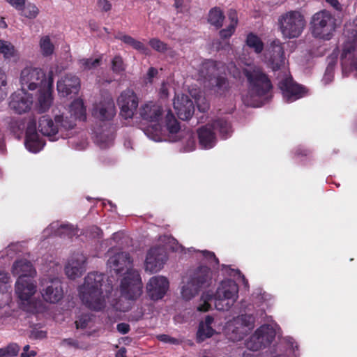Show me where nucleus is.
<instances>
[{"label": "nucleus", "mask_w": 357, "mask_h": 357, "mask_svg": "<svg viewBox=\"0 0 357 357\" xmlns=\"http://www.w3.org/2000/svg\"><path fill=\"white\" fill-rule=\"evenodd\" d=\"M248 83V91L243 97L245 105L259 107L272 98L273 86L268 75L261 68L249 65L243 69Z\"/></svg>", "instance_id": "obj_1"}, {"label": "nucleus", "mask_w": 357, "mask_h": 357, "mask_svg": "<svg viewBox=\"0 0 357 357\" xmlns=\"http://www.w3.org/2000/svg\"><path fill=\"white\" fill-rule=\"evenodd\" d=\"M112 290V281L94 271L88 273L79 291L82 303L89 308L98 311L104 307L105 298L108 297Z\"/></svg>", "instance_id": "obj_2"}, {"label": "nucleus", "mask_w": 357, "mask_h": 357, "mask_svg": "<svg viewBox=\"0 0 357 357\" xmlns=\"http://www.w3.org/2000/svg\"><path fill=\"white\" fill-rule=\"evenodd\" d=\"M238 287L232 280H223L215 294L206 292L202 296L204 303L197 307L199 312H207L211 306L209 301H214L215 308L220 311H227L238 298Z\"/></svg>", "instance_id": "obj_3"}, {"label": "nucleus", "mask_w": 357, "mask_h": 357, "mask_svg": "<svg viewBox=\"0 0 357 357\" xmlns=\"http://www.w3.org/2000/svg\"><path fill=\"white\" fill-rule=\"evenodd\" d=\"M75 126L74 121L63 114L55 115L54 121L47 116H41L38 121V130L51 141L70 137L69 132Z\"/></svg>", "instance_id": "obj_4"}, {"label": "nucleus", "mask_w": 357, "mask_h": 357, "mask_svg": "<svg viewBox=\"0 0 357 357\" xmlns=\"http://www.w3.org/2000/svg\"><path fill=\"white\" fill-rule=\"evenodd\" d=\"M278 26L283 38H297L305 27V20L300 11L289 10L278 17Z\"/></svg>", "instance_id": "obj_5"}, {"label": "nucleus", "mask_w": 357, "mask_h": 357, "mask_svg": "<svg viewBox=\"0 0 357 357\" xmlns=\"http://www.w3.org/2000/svg\"><path fill=\"white\" fill-rule=\"evenodd\" d=\"M218 130L222 138L231 136L232 129L231 124L225 119H218L211 123L202 126L197 130L199 145L205 149L213 148L216 143L214 130Z\"/></svg>", "instance_id": "obj_6"}, {"label": "nucleus", "mask_w": 357, "mask_h": 357, "mask_svg": "<svg viewBox=\"0 0 357 357\" xmlns=\"http://www.w3.org/2000/svg\"><path fill=\"white\" fill-rule=\"evenodd\" d=\"M310 24L314 37L330 40L335 29V19L329 11L323 10L313 15Z\"/></svg>", "instance_id": "obj_7"}, {"label": "nucleus", "mask_w": 357, "mask_h": 357, "mask_svg": "<svg viewBox=\"0 0 357 357\" xmlns=\"http://www.w3.org/2000/svg\"><path fill=\"white\" fill-rule=\"evenodd\" d=\"M143 284L137 269H127L120 284L121 296L126 300L135 301L142 294Z\"/></svg>", "instance_id": "obj_8"}, {"label": "nucleus", "mask_w": 357, "mask_h": 357, "mask_svg": "<svg viewBox=\"0 0 357 357\" xmlns=\"http://www.w3.org/2000/svg\"><path fill=\"white\" fill-rule=\"evenodd\" d=\"M165 125L167 130L172 135V141L176 142L183 139L184 141L183 150L189 152L195 150L196 147L195 136L190 130L181 131L180 125L174 114L171 112H168L165 116Z\"/></svg>", "instance_id": "obj_9"}, {"label": "nucleus", "mask_w": 357, "mask_h": 357, "mask_svg": "<svg viewBox=\"0 0 357 357\" xmlns=\"http://www.w3.org/2000/svg\"><path fill=\"white\" fill-rule=\"evenodd\" d=\"M210 269H196L190 281L183 286L181 295L185 300L195 297L203 287H208L211 283Z\"/></svg>", "instance_id": "obj_10"}, {"label": "nucleus", "mask_w": 357, "mask_h": 357, "mask_svg": "<svg viewBox=\"0 0 357 357\" xmlns=\"http://www.w3.org/2000/svg\"><path fill=\"white\" fill-rule=\"evenodd\" d=\"M20 84L22 90H36L38 86H46L45 74L41 68L26 67L20 74Z\"/></svg>", "instance_id": "obj_11"}, {"label": "nucleus", "mask_w": 357, "mask_h": 357, "mask_svg": "<svg viewBox=\"0 0 357 357\" xmlns=\"http://www.w3.org/2000/svg\"><path fill=\"white\" fill-rule=\"evenodd\" d=\"M342 73H353L357 77V42L348 41L344 43L340 56Z\"/></svg>", "instance_id": "obj_12"}, {"label": "nucleus", "mask_w": 357, "mask_h": 357, "mask_svg": "<svg viewBox=\"0 0 357 357\" xmlns=\"http://www.w3.org/2000/svg\"><path fill=\"white\" fill-rule=\"evenodd\" d=\"M117 104L121 116L125 119H132L138 107L139 99L132 90L128 89L121 93Z\"/></svg>", "instance_id": "obj_13"}, {"label": "nucleus", "mask_w": 357, "mask_h": 357, "mask_svg": "<svg viewBox=\"0 0 357 357\" xmlns=\"http://www.w3.org/2000/svg\"><path fill=\"white\" fill-rule=\"evenodd\" d=\"M30 275L22 274L15 283V292L22 301H29L36 291L33 277L36 275V269H29Z\"/></svg>", "instance_id": "obj_14"}, {"label": "nucleus", "mask_w": 357, "mask_h": 357, "mask_svg": "<svg viewBox=\"0 0 357 357\" xmlns=\"http://www.w3.org/2000/svg\"><path fill=\"white\" fill-rule=\"evenodd\" d=\"M284 98L287 102H294L305 96V89L295 83L291 76L285 75L278 83Z\"/></svg>", "instance_id": "obj_15"}, {"label": "nucleus", "mask_w": 357, "mask_h": 357, "mask_svg": "<svg viewBox=\"0 0 357 357\" xmlns=\"http://www.w3.org/2000/svg\"><path fill=\"white\" fill-rule=\"evenodd\" d=\"M275 337L274 332L267 325L260 326L246 342L248 349L258 351L271 344Z\"/></svg>", "instance_id": "obj_16"}, {"label": "nucleus", "mask_w": 357, "mask_h": 357, "mask_svg": "<svg viewBox=\"0 0 357 357\" xmlns=\"http://www.w3.org/2000/svg\"><path fill=\"white\" fill-rule=\"evenodd\" d=\"M169 287V281L165 277H152L146 284L147 294L152 301L160 300L167 292Z\"/></svg>", "instance_id": "obj_17"}, {"label": "nucleus", "mask_w": 357, "mask_h": 357, "mask_svg": "<svg viewBox=\"0 0 357 357\" xmlns=\"http://www.w3.org/2000/svg\"><path fill=\"white\" fill-rule=\"evenodd\" d=\"M32 103V96L26 91L21 89L10 96L9 107L15 112L22 114L30 110Z\"/></svg>", "instance_id": "obj_18"}, {"label": "nucleus", "mask_w": 357, "mask_h": 357, "mask_svg": "<svg viewBox=\"0 0 357 357\" xmlns=\"http://www.w3.org/2000/svg\"><path fill=\"white\" fill-rule=\"evenodd\" d=\"M265 58L268 60L273 70H278L284 65V48L280 40L276 39L271 42L266 51Z\"/></svg>", "instance_id": "obj_19"}, {"label": "nucleus", "mask_w": 357, "mask_h": 357, "mask_svg": "<svg viewBox=\"0 0 357 357\" xmlns=\"http://www.w3.org/2000/svg\"><path fill=\"white\" fill-rule=\"evenodd\" d=\"M93 116L100 121H110L116 114V107L113 99L107 96L93 106Z\"/></svg>", "instance_id": "obj_20"}, {"label": "nucleus", "mask_w": 357, "mask_h": 357, "mask_svg": "<svg viewBox=\"0 0 357 357\" xmlns=\"http://www.w3.org/2000/svg\"><path fill=\"white\" fill-rule=\"evenodd\" d=\"M24 145L29 151L34 153L41 151L45 145L36 131V121L34 119L30 120L27 124Z\"/></svg>", "instance_id": "obj_21"}, {"label": "nucleus", "mask_w": 357, "mask_h": 357, "mask_svg": "<svg viewBox=\"0 0 357 357\" xmlns=\"http://www.w3.org/2000/svg\"><path fill=\"white\" fill-rule=\"evenodd\" d=\"M173 104L174 108L180 119L188 120L192 116L195 107L192 100L188 96L184 94L178 95L175 97Z\"/></svg>", "instance_id": "obj_22"}, {"label": "nucleus", "mask_w": 357, "mask_h": 357, "mask_svg": "<svg viewBox=\"0 0 357 357\" xmlns=\"http://www.w3.org/2000/svg\"><path fill=\"white\" fill-rule=\"evenodd\" d=\"M80 88V80L76 75L67 74L57 82V91L63 96L77 93Z\"/></svg>", "instance_id": "obj_23"}, {"label": "nucleus", "mask_w": 357, "mask_h": 357, "mask_svg": "<svg viewBox=\"0 0 357 357\" xmlns=\"http://www.w3.org/2000/svg\"><path fill=\"white\" fill-rule=\"evenodd\" d=\"M139 113L142 119L158 123L163 115V109L160 105L151 101L142 105Z\"/></svg>", "instance_id": "obj_24"}, {"label": "nucleus", "mask_w": 357, "mask_h": 357, "mask_svg": "<svg viewBox=\"0 0 357 357\" xmlns=\"http://www.w3.org/2000/svg\"><path fill=\"white\" fill-rule=\"evenodd\" d=\"M167 260V252L163 247L151 248L146 257V268H162Z\"/></svg>", "instance_id": "obj_25"}, {"label": "nucleus", "mask_w": 357, "mask_h": 357, "mask_svg": "<svg viewBox=\"0 0 357 357\" xmlns=\"http://www.w3.org/2000/svg\"><path fill=\"white\" fill-rule=\"evenodd\" d=\"M236 326L233 332H236L235 340H241L254 327L255 317L252 314H241L234 319Z\"/></svg>", "instance_id": "obj_26"}, {"label": "nucleus", "mask_w": 357, "mask_h": 357, "mask_svg": "<svg viewBox=\"0 0 357 357\" xmlns=\"http://www.w3.org/2000/svg\"><path fill=\"white\" fill-rule=\"evenodd\" d=\"M213 323L214 318L211 315H207L204 321L199 322L196 334V342L197 343L203 342L215 333Z\"/></svg>", "instance_id": "obj_27"}, {"label": "nucleus", "mask_w": 357, "mask_h": 357, "mask_svg": "<svg viewBox=\"0 0 357 357\" xmlns=\"http://www.w3.org/2000/svg\"><path fill=\"white\" fill-rule=\"evenodd\" d=\"M41 294L46 302L56 303L62 299L63 290L59 281H52L51 284L43 289Z\"/></svg>", "instance_id": "obj_28"}, {"label": "nucleus", "mask_w": 357, "mask_h": 357, "mask_svg": "<svg viewBox=\"0 0 357 357\" xmlns=\"http://www.w3.org/2000/svg\"><path fill=\"white\" fill-rule=\"evenodd\" d=\"M44 233L48 234H51L59 236H68L71 237L75 235V229L73 225L68 224H59V222H54L44 230Z\"/></svg>", "instance_id": "obj_29"}, {"label": "nucleus", "mask_w": 357, "mask_h": 357, "mask_svg": "<svg viewBox=\"0 0 357 357\" xmlns=\"http://www.w3.org/2000/svg\"><path fill=\"white\" fill-rule=\"evenodd\" d=\"M53 84V78H52V73L51 72L49 75L48 82L47 86V90L45 92L40 93L38 97V105H39V111L40 112H46L50 107L52 98L50 93V89Z\"/></svg>", "instance_id": "obj_30"}, {"label": "nucleus", "mask_w": 357, "mask_h": 357, "mask_svg": "<svg viewBox=\"0 0 357 357\" xmlns=\"http://www.w3.org/2000/svg\"><path fill=\"white\" fill-rule=\"evenodd\" d=\"M132 259L130 254L126 252L117 253L110 257L107 260L108 268L119 266V268H130Z\"/></svg>", "instance_id": "obj_31"}, {"label": "nucleus", "mask_w": 357, "mask_h": 357, "mask_svg": "<svg viewBox=\"0 0 357 357\" xmlns=\"http://www.w3.org/2000/svg\"><path fill=\"white\" fill-rule=\"evenodd\" d=\"M69 112L70 117L68 119H72L74 122L75 119L85 121L86 119V108L82 99H76L70 104Z\"/></svg>", "instance_id": "obj_32"}, {"label": "nucleus", "mask_w": 357, "mask_h": 357, "mask_svg": "<svg viewBox=\"0 0 357 357\" xmlns=\"http://www.w3.org/2000/svg\"><path fill=\"white\" fill-rule=\"evenodd\" d=\"M0 54H2L5 60L13 59L17 61L19 59L18 52L14 45L6 40H0Z\"/></svg>", "instance_id": "obj_33"}, {"label": "nucleus", "mask_w": 357, "mask_h": 357, "mask_svg": "<svg viewBox=\"0 0 357 357\" xmlns=\"http://www.w3.org/2000/svg\"><path fill=\"white\" fill-rule=\"evenodd\" d=\"M225 20V15L220 8L214 7L211 8L208 15V22L215 26L217 29L222 27Z\"/></svg>", "instance_id": "obj_34"}, {"label": "nucleus", "mask_w": 357, "mask_h": 357, "mask_svg": "<svg viewBox=\"0 0 357 357\" xmlns=\"http://www.w3.org/2000/svg\"><path fill=\"white\" fill-rule=\"evenodd\" d=\"M39 47L41 54L45 57L50 56L54 54V45L49 36H44L40 38Z\"/></svg>", "instance_id": "obj_35"}, {"label": "nucleus", "mask_w": 357, "mask_h": 357, "mask_svg": "<svg viewBox=\"0 0 357 357\" xmlns=\"http://www.w3.org/2000/svg\"><path fill=\"white\" fill-rule=\"evenodd\" d=\"M245 43L256 54L261 53L264 50V43L259 36L253 33L247 35Z\"/></svg>", "instance_id": "obj_36"}, {"label": "nucleus", "mask_w": 357, "mask_h": 357, "mask_svg": "<svg viewBox=\"0 0 357 357\" xmlns=\"http://www.w3.org/2000/svg\"><path fill=\"white\" fill-rule=\"evenodd\" d=\"M17 10L20 12V14L22 16L29 19L36 18L39 13V9L33 3H28L26 5L24 3L20 8Z\"/></svg>", "instance_id": "obj_37"}, {"label": "nucleus", "mask_w": 357, "mask_h": 357, "mask_svg": "<svg viewBox=\"0 0 357 357\" xmlns=\"http://www.w3.org/2000/svg\"><path fill=\"white\" fill-rule=\"evenodd\" d=\"M33 261L31 255L26 253L15 260L12 268H33L35 266Z\"/></svg>", "instance_id": "obj_38"}, {"label": "nucleus", "mask_w": 357, "mask_h": 357, "mask_svg": "<svg viewBox=\"0 0 357 357\" xmlns=\"http://www.w3.org/2000/svg\"><path fill=\"white\" fill-rule=\"evenodd\" d=\"M86 262V257L80 252L73 254L65 268H82Z\"/></svg>", "instance_id": "obj_39"}, {"label": "nucleus", "mask_w": 357, "mask_h": 357, "mask_svg": "<svg viewBox=\"0 0 357 357\" xmlns=\"http://www.w3.org/2000/svg\"><path fill=\"white\" fill-rule=\"evenodd\" d=\"M212 85L214 86L216 93L220 95L224 94L229 87L228 80L222 76L215 77L212 82Z\"/></svg>", "instance_id": "obj_40"}, {"label": "nucleus", "mask_w": 357, "mask_h": 357, "mask_svg": "<svg viewBox=\"0 0 357 357\" xmlns=\"http://www.w3.org/2000/svg\"><path fill=\"white\" fill-rule=\"evenodd\" d=\"M101 61V57L96 59H82L79 60V63L83 70H92L98 68L100 65Z\"/></svg>", "instance_id": "obj_41"}, {"label": "nucleus", "mask_w": 357, "mask_h": 357, "mask_svg": "<svg viewBox=\"0 0 357 357\" xmlns=\"http://www.w3.org/2000/svg\"><path fill=\"white\" fill-rule=\"evenodd\" d=\"M8 75L5 70L0 67V101L7 96Z\"/></svg>", "instance_id": "obj_42"}, {"label": "nucleus", "mask_w": 357, "mask_h": 357, "mask_svg": "<svg viewBox=\"0 0 357 357\" xmlns=\"http://www.w3.org/2000/svg\"><path fill=\"white\" fill-rule=\"evenodd\" d=\"M112 70L114 73L120 74L125 71L126 65L122 56L116 55L112 60Z\"/></svg>", "instance_id": "obj_43"}, {"label": "nucleus", "mask_w": 357, "mask_h": 357, "mask_svg": "<svg viewBox=\"0 0 357 357\" xmlns=\"http://www.w3.org/2000/svg\"><path fill=\"white\" fill-rule=\"evenodd\" d=\"M114 139V135L111 132L107 135L100 133L97 135L96 140L100 148L106 149L112 144Z\"/></svg>", "instance_id": "obj_44"}, {"label": "nucleus", "mask_w": 357, "mask_h": 357, "mask_svg": "<svg viewBox=\"0 0 357 357\" xmlns=\"http://www.w3.org/2000/svg\"><path fill=\"white\" fill-rule=\"evenodd\" d=\"M22 248V245L20 243H10L6 248V250L3 252V253L0 252V259L3 257L4 255H7L10 258H12L18 252L21 251Z\"/></svg>", "instance_id": "obj_45"}, {"label": "nucleus", "mask_w": 357, "mask_h": 357, "mask_svg": "<svg viewBox=\"0 0 357 357\" xmlns=\"http://www.w3.org/2000/svg\"><path fill=\"white\" fill-rule=\"evenodd\" d=\"M24 126V122L21 120H11L9 123L10 131L18 138L22 134Z\"/></svg>", "instance_id": "obj_46"}, {"label": "nucleus", "mask_w": 357, "mask_h": 357, "mask_svg": "<svg viewBox=\"0 0 357 357\" xmlns=\"http://www.w3.org/2000/svg\"><path fill=\"white\" fill-rule=\"evenodd\" d=\"M338 53L337 51L334 50L333 53L327 57V67L325 71V73L327 75L332 74L334 75L335 66L337 63Z\"/></svg>", "instance_id": "obj_47"}, {"label": "nucleus", "mask_w": 357, "mask_h": 357, "mask_svg": "<svg viewBox=\"0 0 357 357\" xmlns=\"http://www.w3.org/2000/svg\"><path fill=\"white\" fill-rule=\"evenodd\" d=\"M338 53L337 51L334 50L333 53L327 57V67L325 71V73L327 75L332 74L334 75L335 66L337 63Z\"/></svg>", "instance_id": "obj_48"}, {"label": "nucleus", "mask_w": 357, "mask_h": 357, "mask_svg": "<svg viewBox=\"0 0 357 357\" xmlns=\"http://www.w3.org/2000/svg\"><path fill=\"white\" fill-rule=\"evenodd\" d=\"M149 43L154 50L160 53H165L169 50L167 45L157 38L150 39Z\"/></svg>", "instance_id": "obj_49"}, {"label": "nucleus", "mask_w": 357, "mask_h": 357, "mask_svg": "<svg viewBox=\"0 0 357 357\" xmlns=\"http://www.w3.org/2000/svg\"><path fill=\"white\" fill-rule=\"evenodd\" d=\"M91 321V315L89 314L84 313L80 314L75 324L77 329H84L87 327L88 324Z\"/></svg>", "instance_id": "obj_50"}, {"label": "nucleus", "mask_w": 357, "mask_h": 357, "mask_svg": "<svg viewBox=\"0 0 357 357\" xmlns=\"http://www.w3.org/2000/svg\"><path fill=\"white\" fill-rule=\"evenodd\" d=\"M201 252L207 265L212 267H215L219 265V260L214 252L208 250H203Z\"/></svg>", "instance_id": "obj_51"}, {"label": "nucleus", "mask_w": 357, "mask_h": 357, "mask_svg": "<svg viewBox=\"0 0 357 357\" xmlns=\"http://www.w3.org/2000/svg\"><path fill=\"white\" fill-rule=\"evenodd\" d=\"M215 69V63L213 61H204L202 65L201 73L204 78L209 77L210 73Z\"/></svg>", "instance_id": "obj_52"}, {"label": "nucleus", "mask_w": 357, "mask_h": 357, "mask_svg": "<svg viewBox=\"0 0 357 357\" xmlns=\"http://www.w3.org/2000/svg\"><path fill=\"white\" fill-rule=\"evenodd\" d=\"M130 47L144 54L149 55L150 54L149 49L144 43L135 38L132 43Z\"/></svg>", "instance_id": "obj_53"}, {"label": "nucleus", "mask_w": 357, "mask_h": 357, "mask_svg": "<svg viewBox=\"0 0 357 357\" xmlns=\"http://www.w3.org/2000/svg\"><path fill=\"white\" fill-rule=\"evenodd\" d=\"M5 349L8 357L17 356L20 350V346L16 343H10Z\"/></svg>", "instance_id": "obj_54"}, {"label": "nucleus", "mask_w": 357, "mask_h": 357, "mask_svg": "<svg viewBox=\"0 0 357 357\" xmlns=\"http://www.w3.org/2000/svg\"><path fill=\"white\" fill-rule=\"evenodd\" d=\"M114 38L116 39L121 40L125 44L130 46L132 43L134 41L135 38L132 36L125 34L122 32H118L116 34H115Z\"/></svg>", "instance_id": "obj_55"}, {"label": "nucleus", "mask_w": 357, "mask_h": 357, "mask_svg": "<svg viewBox=\"0 0 357 357\" xmlns=\"http://www.w3.org/2000/svg\"><path fill=\"white\" fill-rule=\"evenodd\" d=\"M84 269H65L66 275L70 280H75L83 274Z\"/></svg>", "instance_id": "obj_56"}, {"label": "nucleus", "mask_w": 357, "mask_h": 357, "mask_svg": "<svg viewBox=\"0 0 357 357\" xmlns=\"http://www.w3.org/2000/svg\"><path fill=\"white\" fill-rule=\"evenodd\" d=\"M236 28L229 25L227 28L222 29L219 32V35L222 39L230 38L235 31Z\"/></svg>", "instance_id": "obj_57"}, {"label": "nucleus", "mask_w": 357, "mask_h": 357, "mask_svg": "<svg viewBox=\"0 0 357 357\" xmlns=\"http://www.w3.org/2000/svg\"><path fill=\"white\" fill-rule=\"evenodd\" d=\"M228 18L230 20V24L229 25L233 26V27H236L238 24V16L237 13L235 10H229L228 12Z\"/></svg>", "instance_id": "obj_58"}, {"label": "nucleus", "mask_w": 357, "mask_h": 357, "mask_svg": "<svg viewBox=\"0 0 357 357\" xmlns=\"http://www.w3.org/2000/svg\"><path fill=\"white\" fill-rule=\"evenodd\" d=\"M98 6L101 10L105 12L109 11L112 8L110 2L107 0H98Z\"/></svg>", "instance_id": "obj_59"}, {"label": "nucleus", "mask_w": 357, "mask_h": 357, "mask_svg": "<svg viewBox=\"0 0 357 357\" xmlns=\"http://www.w3.org/2000/svg\"><path fill=\"white\" fill-rule=\"evenodd\" d=\"M158 339L160 341H162L165 343L176 344L178 342V340L176 338L172 337L169 336L168 335H165V334L159 335L158 336Z\"/></svg>", "instance_id": "obj_60"}, {"label": "nucleus", "mask_w": 357, "mask_h": 357, "mask_svg": "<svg viewBox=\"0 0 357 357\" xmlns=\"http://www.w3.org/2000/svg\"><path fill=\"white\" fill-rule=\"evenodd\" d=\"M158 74V70L155 68H150L146 73V83H152L153 78Z\"/></svg>", "instance_id": "obj_61"}, {"label": "nucleus", "mask_w": 357, "mask_h": 357, "mask_svg": "<svg viewBox=\"0 0 357 357\" xmlns=\"http://www.w3.org/2000/svg\"><path fill=\"white\" fill-rule=\"evenodd\" d=\"M116 329L120 333L125 335L130 331V327L128 324L123 322L117 324Z\"/></svg>", "instance_id": "obj_62"}, {"label": "nucleus", "mask_w": 357, "mask_h": 357, "mask_svg": "<svg viewBox=\"0 0 357 357\" xmlns=\"http://www.w3.org/2000/svg\"><path fill=\"white\" fill-rule=\"evenodd\" d=\"M8 3H10L13 7L15 9L20 8L23 4L25 3V0H6Z\"/></svg>", "instance_id": "obj_63"}, {"label": "nucleus", "mask_w": 357, "mask_h": 357, "mask_svg": "<svg viewBox=\"0 0 357 357\" xmlns=\"http://www.w3.org/2000/svg\"><path fill=\"white\" fill-rule=\"evenodd\" d=\"M168 96V87L165 83H162L160 89V97L161 98H166Z\"/></svg>", "instance_id": "obj_64"}]
</instances>
